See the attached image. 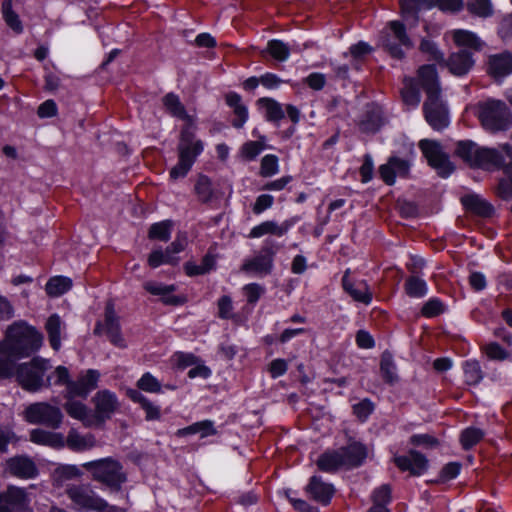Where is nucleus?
Listing matches in <instances>:
<instances>
[{
    "label": "nucleus",
    "instance_id": "f257e3e1",
    "mask_svg": "<svg viewBox=\"0 0 512 512\" xmlns=\"http://www.w3.org/2000/svg\"><path fill=\"white\" fill-rule=\"evenodd\" d=\"M419 81L427 96L423 104L425 119L434 130H443L449 125V112L441 98V87L435 65L421 66Z\"/></svg>",
    "mask_w": 512,
    "mask_h": 512
},
{
    "label": "nucleus",
    "instance_id": "f03ea898",
    "mask_svg": "<svg viewBox=\"0 0 512 512\" xmlns=\"http://www.w3.org/2000/svg\"><path fill=\"white\" fill-rule=\"evenodd\" d=\"M43 343V335L24 321L11 324L0 342V353L9 354L14 358L29 357L39 350Z\"/></svg>",
    "mask_w": 512,
    "mask_h": 512
},
{
    "label": "nucleus",
    "instance_id": "7ed1b4c3",
    "mask_svg": "<svg viewBox=\"0 0 512 512\" xmlns=\"http://www.w3.org/2000/svg\"><path fill=\"white\" fill-rule=\"evenodd\" d=\"M455 154L471 168L495 170L503 165L504 155L499 149L478 145L472 140L456 143Z\"/></svg>",
    "mask_w": 512,
    "mask_h": 512
},
{
    "label": "nucleus",
    "instance_id": "20e7f679",
    "mask_svg": "<svg viewBox=\"0 0 512 512\" xmlns=\"http://www.w3.org/2000/svg\"><path fill=\"white\" fill-rule=\"evenodd\" d=\"M82 466L92 474L94 480L102 483L111 492H119L127 481L122 464L111 457L90 461Z\"/></svg>",
    "mask_w": 512,
    "mask_h": 512
},
{
    "label": "nucleus",
    "instance_id": "39448f33",
    "mask_svg": "<svg viewBox=\"0 0 512 512\" xmlns=\"http://www.w3.org/2000/svg\"><path fill=\"white\" fill-rule=\"evenodd\" d=\"M478 118L484 129L492 133L507 131L512 127V112L501 100L479 102Z\"/></svg>",
    "mask_w": 512,
    "mask_h": 512
},
{
    "label": "nucleus",
    "instance_id": "423d86ee",
    "mask_svg": "<svg viewBox=\"0 0 512 512\" xmlns=\"http://www.w3.org/2000/svg\"><path fill=\"white\" fill-rule=\"evenodd\" d=\"M50 368L47 360L36 357L28 363L17 366L16 378L23 389L29 392H37L42 388L51 386V376L45 378Z\"/></svg>",
    "mask_w": 512,
    "mask_h": 512
},
{
    "label": "nucleus",
    "instance_id": "0eeeda50",
    "mask_svg": "<svg viewBox=\"0 0 512 512\" xmlns=\"http://www.w3.org/2000/svg\"><path fill=\"white\" fill-rule=\"evenodd\" d=\"M281 248L280 243L272 238H267L255 256L244 260L240 270L257 277L270 275L274 268L275 256Z\"/></svg>",
    "mask_w": 512,
    "mask_h": 512
},
{
    "label": "nucleus",
    "instance_id": "6e6552de",
    "mask_svg": "<svg viewBox=\"0 0 512 512\" xmlns=\"http://www.w3.org/2000/svg\"><path fill=\"white\" fill-rule=\"evenodd\" d=\"M383 49L393 58L401 60L405 50L413 47V42L406 32L405 25L400 21H390L381 36Z\"/></svg>",
    "mask_w": 512,
    "mask_h": 512
},
{
    "label": "nucleus",
    "instance_id": "1a4fd4ad",
    "mask_svg": "<svg viewBox=\"0 0 512 512\" xmlns=\"http://www.w3.org/2000/svg\"><path fill=\"white\" fill-rule=\"evenodd\" d=\"M63 413L57 406L47 402H36L26 407L24 418L31 424H40L51 429H57L63 421Z\"/></svg>",
    "mask_w": 512,
    "mask_h": 512
},
{
    "label": "nucleus",
    "instance_id": "9d476101",
    "mask_svg": "<svg viewBox=\"0 0 512 512\" xmlns=\"http://www.w3.org/2000/svg\"><path fill=\"white\" fill-rule=\"evenodd\" d=\"M419 147L429 165L436 169L441 177H448L454 171V165L438 142L423 139L419 142Z\"/></svg>",
    "mask_w": 512,
    "mask_h": 512
},
{
    "label": "nucleus",
    "instance_id": "9b49d317",
    "mask_svg": "<svg viewBox=\"0 0 512 512\" xmlns=\"http://www.w3.org/2000/svg\"><path fill=\"white\" fill-rule=\"evenodd\" d=\"M94 334H105L109 341L118 348H126L127 344L121 332L119 317L116 315L113 305H107L104 321H98L94 328Z\"/></svg>",
    "mask_w": 512,
    "mask_h": 512
},
{
    "label": "nucleus",
    "instance_id": "f8f14e48",
    "mask_svg": "<svg viewBox=\"0 0 512 512\" xmlns=\"http://www.w3.org/2000/svg\"><path fill=\"white\" fill-rule=\"evenodd\" d=\"M67 495L79 509L96 511L107 506L89 485H74L67 490Z\"/></svg>",
    "mask_w": 512,
    "mask_h": 512
},
{
    "label": "nucleus",
    "instance_id": "ddd939ff",
    "mask_svg": "<svg viewBox=\"0 0 512 512\" xmlns=\"http://www.w3.org/2000/svg\"><path fill=\"white\" fill-rule=\"evenodd\" d=\"M411 162L398 156H390L385 164L378 168L380 178L386 185H393L396 177L406 178L410 173Z\"/></svg>",
    "mask_w": 512,
    "mask_h": 512
},
{
    "label": "nucleus",
    "instance_id": "4468645a",
    "mask_svg": "<svg viewBox=\"0 0 512 512\" xmlns=\"http://www.w3.org/2000/svg\"><path fill=\"white\" fill-rule=\"evenodd\" d=\"M203 149V142L197 140L195 134L189 128H183L177 146L178 159L185 160L186 163L193 166Z\"/></svg>",
    "mask_w": 512,
    "mask_h": 512
},
{
    "label": "nucleus",
    "instance_id": "2eb2a0df",
    "mask_svg": "<svg viewBox=\"0 0 512 512\" xmlns=\"http://www.w3.org/2000/svg\"><path fill=\"white\" fill-rule=\"evenodd\" d=\"M393 461L401 471H409L412 476L423 475L429 467L426 456L414 449L409 450L406 455L395 456Z\"/></svg>",
    "mask_w": 512,
    "mask_h": 512
},
{
    "label": "nucleus",
    "instance_id": "dca6fc26",
    "mask_svg": "<svg viewBox=\"0 0 512 512\" xmlns=\"http://www.w3.org/2000/svg\"><path fill=\"white\" fill-rule=\"evenodd\" d=\"M100 373L95 369H88L82 372L77 380L69 385V391L64 393V397H80L86 399L88 394L97 388Z\"/></svg>",
    "mask_w": 512,
    "mask_h": 512
},
{
    "label": "nucleus",
    "instance_id": "f3484780",
    "mask_svg": "<svg viewBox=\"0 0 512 512\" xmlns=\"http://www.w3.org/2000/svg\"><path fill=\"white\" fill-rule=\"evenodd\" d=\"M7 471L18 478L33 479L38 475L35 462L28 456H14L6 462Z\"/></svg>",
    "mask_w": 512,
    "mask_h": 512
},
{
    "label": "nucleus",
    "instance_id": "a211bd4d",
    "mask_svg": "<svg viewBox=\"0 0 512 512\" xmlns=\"http://www.w3.org/2000/svg\"><path fill=\"white\" fill-rule=\"evenodd\" d=\"M95 404L94 420L103 422L111 417L118 407L116 395L108 390H102L93 398Z\"/></svg>",
    "mask_w": 512,
    "mask_h": 512
},
{
    "label": "nucleus",
    "instance_id": "6ab92c4d",
    "mask_svg": "<svg viewBox=\"0 0 512 512\" xmlns=\"http://www.w3.org/2000/svg\"><path fill=\"white\" fill-rule=\"evenodd\" d=\"M305 491L311 499L326 506L330 503L335 488L332 484L324 482L320 476L314 475L309 479Z\"/></svg>",
    "mask_w": 512,
    "mask_h": 512
},
{
    "label": "nucleus",
    "instance_id": "aec40b11",
    "mask_svg": "<svg viewBox=\"0 0 512 512\" xmlns=\"http://www.w3.org/2000/svg\"><path fill=\"white\" fill-rule=\"evenodd\" d=\"M474 62L472 51L461 48L450 54L445 65L452 74L463 76L471 70L474 66Z\"/></svg>",
    "mask_w": 512,
    "mask_h": 512
},
{
    "label": "nucleus",
    "instance_id": "412c9836",
    "mask_svg": "<svg viewBox=\"0 0 512 512\" xmlns=\"http://www.w3.org/2000/svg\"><path fill=\"white\" fill-rule=\"evenodd\" d=\"M29 504V499L24 488L9 486L7 490L0 493V506L13 512L24 510Z\"/></svg>",
    "mask_w": 512,
    "mask_h": 512
},
{
    "label": "nucleus",
    "instance_id": "4be33fe9",
    "mask_svg": "<svg viewBox=\"0 0 512 512\" xmlns=\"http://www.w3.org/2000/svg\"><path fill=\"white\" fill-rule=\"evenodd\" d=\"M343 458L344 468L352 469L361 466L367 457V448L359 443L352 442L345 447L339 448Z\"/></svg>",
    "mask_w": 512,
    "mask_h": 512
},
{
    "label": "nucleus",
    "instance_id": "5701e85b",
    "mask_svg": "<svg viewBox=\"0 0 512 512\" xmlns=\"http://www.w3.org/2000/svg\"><path fill=\"white\" fill-rule=\"evenodd\" d=\"M488 73L496 79L504 78L512 73V53L505 51L489 57Z\"/></svg>",
    "mask_w": 512,
    "mask_h": 512
},
{
    "label": "nucleus",
    "instance_id": "b1692460",
    "mask_svg": "<svg viewBox=\"0 0 512 512\" xmlns=\"http://www.w3.org/2000/svg\"><path fill=\"white\" fill-rule=\"evenodd\" d=\"M350 270L347 269L342 277L343 289L355 300L364 304H369L372 300V294L365 281L353 283L349 279Z\"/></svg>",
    "mask_w": 512,
    "mask_h": 512
},
{
    "label": "nucleus",
    "instance_id": "393cba45",
    "mask_svg": "<svg viewBox=\"0 0 512 512\" xmlns=\"http://www.w3.org/2000/svg\"><path fill=\"white\" fill-rule=\"evenodd\" d=\"M64 398L66 401L63 407L70 417L81 421L85 426H91L94 423V415L84 403L76 400V397Z\"/></svg>",
    "mask_w": 512,
    "mask_h": 512
},
{
    "label": "nucleus",
    "instance_id": "a878e982",
    "mask_svg": "<svg viewBox=\"0 0 512 512\" xmlns=\"http://www.w3.org/2000/svg\"><path fill=\"white\" fill-rule=\"evenodd\" d=\"M226 104L233 109L235 119L232 121L233 127L240 129L248 120V109L242 103L241 96L236 92H229L225 96Z\"/></svg>",
    "mask_w": 512,
    "mask_h": 512
},
{
    "label": "nucleus",
    "instance_id": "bb28decb",
    "mask_svg": "<svg viewBox=\"0 0 512 512\" xmlns=\"http://www.w3.org/2000/svg\"><path fill=\"white\" fill-rule=\"evenodd\" d=\"M30 440L33 443L47 445L53 448H62L65 446V438L61 433L46 431L43 429H33L30 432Z\"/></svg>",
    "mask_w": 512,
    "mask_h": 512
},
{
    "label": "nucleus",
    "instance_id": "cd10ccee",
    "mask_svg": "<svg viewBox=\"0 0 512 512\" xmlns=\"http://www.w3.org/2000/svg\"><path fill=\"white\" fill-rule=\"evenodd\" d=\"M452 38L457 46L469 48V51H481L485 45L475 33L468 30H454L452 32Z\"/></svg>",
    "mask_w": 512,
    "mask_h": 512
},
{
    "label": "nucleus",
    "instance_id": "c85d7f7f",
    "mask_svg": "<svg viewBox=\"0 0 512 512\" xmlns=\"http://www.w3.org/2000/svg\"><path fill=\"white\" fill-rule=\"evenodd\" d=\"M343 458L340 450H329L321 454L317 460L318 468L327 473H334L344 468Z\"/></svg>",
    "mask_w": 512,
    "mask_h": 512
},
{
    "label": "nucleus",
    "instance_id": "c756f323",
    "mask_svg": "<svg viewBox=\"0 0 512 512\" xmlns=\"http://www.w3.org/2000/svg\"><path fill=\"white\" fill-rule=\"evenodd\" d=\"M143 287L150 294L161 296L165 304L177 305L180 303L177 296L171 295L176 289L174 285H164L155 281H148L144 283Z\"/></svg>",
    "mask_w": 512,
    "mask_h": 512
},
{
    "label": "nucleus",
    "instance_id": "7c9ffc66",
    "mask_svg": "<svg viewBox=\"0 0 512 512\" xmlns=\"http://www.w3.org/2000/svg\"><path fill=\"white\" fill-rule=\"evenodd\" d=\"M96 440L92 434L81 435L75 429L68 432L65 445L73 451H85L95 446Z\"/></svg>",
    "mask_w": 512,
    "mask_h": 512
},
{
    "label": "nucleus",
    "instance_id": "2f4dec72",
    "mask_svg": "<svg viewBox=\"0 0 512 512\" xmlns=\"http://www.w3.org/2000/svg\"><path fill=\"white\" fill-rule=\"evenodd\" d=\"M419 87H421V83L419 81V74L417 78H405L404 79V87L401 90V96L403 102L411 107H416L420 103L421 96L419 92Z\"/></svg>",
    "mask_w": 512,
    "mask_h": 512
},
{
    "label": "nucleus",
    "instance_id": "473e14b6",
    "mask_svg": "<svg viewBox=\"0 0 512 512\" xmlns=\"http://www.w3.org/2000/svg\"><path fill=\"white\" fill-rule=\"evenodd\" d=\"M383 125L382 113L377 108L367 110L359 122V129L363 133L374 134Z\"/></svg>",
    "mask_w": 512,
    "mask_h": 512
},
{
    "label": "nucleus",
    "instance_id": "72a5a7b5",
    "mask_svg": "<svg viewBox=\"0 0 512 512\" xmlns=\"http://www.w3.org/2000/svg\"><path fill=\"white\" fill-rule=\"evenodd\" d=\"M464 207L482 217H489L493 213V207L478 195L471 194L462 197Z\"/></svg>",
    "mask_w": 512,
    "mask_h": 512
},
{
    "label": "nucleus",
    "instance_id": "f704fd0d",
    "mask_svg": "<svg viewBox=\"0 0 512 512\" xmlns=\"http://www.w3.org/2000/svg\"><path fill=\"white\" fill-rule=\"evenodd\" d=\"M289 228L290 225L288 223L278 225L275 221H265L253 227L249 233V237L259 238L266 234L283 236L288 232Z\"/></svg>",
    "mask_w": 512,
    "mask_h": 512
},
{
    "label": "nucleus",
    "instance_id": "c9c22d12",
    "mask_svg": "<svg viewBox=\"0 0 512 512\" xmlns=\"http://www.w3.org/2000/svg\"><path fill=\"white\" fill-rule=\"evenodd\" d=\"M291 53V48L282 40L272 39L269 40L265 49L260 51L262 57L269 54L273 59L279 62H285Z\"/></svg>",
    "mask_w": 512,
    "mask_h": 512
},
{
    "label": "nucleus",
    "instance_id": "e433bc0d",
    "mask_svg": "<svg viewBox=\"0 0 512 512\" xmlns=\"http://www.w3.org/2000/svg\"><path fill=\"white\" fill-rule=\"evenodd\" d=\"M200 434L201 438H205L211 435L217 434V430L214 427V423L211 420H203L193 423L190 426L181 428L176 432L178 437H184L192 434Z\"/></svg>",
    "mask_w": 512,
    "mask_h": 512
},
{
    "label": "nucleus",
    "instance_id": "4c0bfd02",
    "mask_svg": "<svg viewBox=\"0 0 512 512\" xmlns=\"http://www.w3.org/2000/svg\"><path fill=\"white\" fill-rule=\"evenodd\" d=\"M128 396L132 401L139 403L141 405L142 409L145 411L146 420L151 421L160 419L161 414L159 406L153 404L140 391L130 390L128 392Z\"/></svg>",
    "mask_w": 512,
    "mask_h": 512
},
{
    "label": "nucleus",
    "instance_id": "58836bf2",
    "mask_svg": "<svg viewBox=\"0 0 512 512\" xmlns=\"http://www.w3.org/2000/svg\"><path fill=\"white\" fill-rule=\"evenodd\" d=\"M61 326L62 322L57 314H52L45 323L49 343L55 351L61 347Z\"/></svg>",
    "mask_w": 512,
    "mask_h": 512
},
{
    "label": "nucleus",
    "instance_id": "ea45409f",
    "mask_svg": "<svg viewBox=\"0 0 512 512\" xmlns=\"http://www.w3.org/2000/svg\"><path fill=\"white\" fill-rule=\"evenodd\" d=\"M258 105L265 109V117L268 121L278 122L285 117L282 105L272 98H260Z\"/></svg>",
    "mask_w": 512,
    "mask_h": 512
},
{
    "label": "nucleus",
    "instance_id": "a19ab883",
    "mask_svg": "<svg viewBox=\"0 0 512 512\" xmlns=\"http://www.w3.org/2000/svg\"><path fill=\"white\" fill-rule=\"evenodd\" d=\"M163 104L173 116L185 120L188 123H192V117L186 113L185 107L180 102L177 95L168 93L163 98Z\"/></svg>",
    "mask_w": 512,
    "mask_h": 512
},
{
    "label": "nucleus",
    "instance_id": "79ce46f5",
    "mask_svg": "<svg viewBox=\"0 0 512 512\" xmlns=\"http://www.w3.org/2000/svg\"><path fill=\"white\" fill-rule=\"evenodd\" d=\"M72 287V280L65 276H55L48 280L45 286L47 294L58 297L66 293Z\"/></svg>",
    "mask_w": 512,
    "mask_h": 512
},
{
    "label": "nucleus",
    "instance_id": "37998d69",
    "mask_svg": "<svg viewBox=\"0 0 512 512\" xmlns=\"http://www.w3.org/2000/svg\"><path fill=\"white\" fill-rule=\"evenodd\" d=\"M194 190L201 203H210L214 197L212 181L206 175H199Z\"/></svg>",
    "mask_w": 512,
    "mask_h": 512
},
{
    "label": "nucleus",
    "instance_id": "c03bdc74",
    "mask_svg": "<svg viewBox=\"0 0 512 512\" xmlns=\"http://www.w3.org/2000/svg\"><path fill=\"white\" fill-rule=\"evenodd\" d=\"M172 227L173 222L171 220L154 223L150 226L148 238L151 240L167 242L171 237Z\"/></svg>",
    "mask_w": 512,
    "mask_h": 512
},
{
    "label": "nucleus",
    "instance_id": "a18cd8bd",
    "mask_svg": "<svg viewBox=\"0 0 512 512\" xmlns=\"http://www.w3.org/2000/svg\"><path fill=\"white\" fill-rule=\"evenodd\" d=\"M2 15L6 24L16 33L23 31L22 22L18 14L12 8V0H4L2 2Z\"/></svg>",
    "mask_w": 512,
    "mask_h": 512
},
{
    "label": "nucleus",
    "instance_id": "49530a36",
    "mask_svg": "<svg viewBox=\"0 0 512 512\" xmlns=\"http://www.w3.org/2000/svg\"><path fill=\"white\" fill-rule=\"evenodd\" d=\"M380 371L382 378L386 383L393 384L397 382L398 376L396 373V366L392 355L388 352H384L381 356Z\"/></svg>",
    "mask_w": 512,
    "mask_h": 512
},
{
    "label": "nucleus",
    "instance_id": "de8ad7c7",
    "mask_svg": "<svg viewBox=\"0 0 512 512\" xmlns=\"http://www.w3.org/2000/svg\"><path fill=\"white\" fill-rule=\"evenodd\" d=\"M404 288L406 294L412 298L424 297L428 291L425 280L417 276L408 277L405 281Z\"/></svg>",
    "mask_w": 512,
    "mask_h": 512
},
{
    "label": "nucleus",
    "instance_id": "09e8293b",
    "mask_svg": "<svg viewBox=\"0 0 512 512\" xmlns=\"http://www.w3.org/2000/svg\"><path fill=\"white\" fill-rule=\"evenodd\" d=\"M266 137L259 136L257 141L245 142L241 147V155L248 161L256 159V157L266 148Z\"/></svg>",
    "mask_w": 512,
    "mask_h": 512
},
{
    "label": "nucleus",
    "instance_id": "8fccbe9b",
    "mask_svg": "<svg viewBox=\"0 0 512 512\" xmlns=\"http://www.w3.org/2000/svg\"><path fill=\"white\" fill-rule=\"evenodd\" d=\"M465 382L468 385H477L483 379V372L476 360L466 361L463 365Z\"/></svg>",
    "mask_w": 512,
    "mask_h": 512
},
{
    "label": "nucleus",
    "instance_id": "3c124183",
    "mask_svg": "<svg viewBox=\"0 0 512 512\" xmlns=\"http://www.w3.org/2000/svg\"><path fill=\"white\" fill-rule=\"evenodd\" d=\"M484 437V432L475 427H468L462 431L460 442L464 450H469L480 442Z\"/></svg>",
    "mask_w": 512,
    "mask_h": 512
},
{
    "label": "nucleus",
    "instance_id": "603ef678",
    "mask_svg": "<svg viewBox=\"0 0 512 512\" xmlns=\"http://www.w3.org/2000/svg\"><path fill=\"white\" fill-rule=\"evenodd\" d=\"M401 13L406 21L412 20L413 24H417L419 12L422 10L420 0H399Z\"/></svg>",
    "mask_w": 512,
    "mask_h": 512
},
{
    "label": "nucleus",
    "instance_id": "864d4df0",
    "mask_svg": "<svg viewBox=\"0 0 512 512\" xmlns=\"http://www.w3.org/2000/svg\"><path fill=\"white\" fill-rule=\"evenodd\" d=\"M179 258H171L161 248L153 250L148 257V264L152 268H157L162 264L175 266L179 263Z\"/></svg>",
    "mask_w": 512,
    "mask_h": 512
},
{
    "label": "nucleus",
    "instance_id": "5fc2aeb1",
    "mask_svg": "<svg viewBox=\"0 0 512 512\" xmlns=\"http://www.w3.org/2000/svg\"><path fill=\"white\" fill-rule=\"evenodd\" d=\"M467 9L479 17H489L493 13L490 0H467Z\"/></svg>",
    "mask_w": 512,
    "mask_h": 512
},
{
    "label": "nucleus",
    "instance_id": "6e6d98bb",
    "mask_svg": "<svg viewBox=\"0 0 512 512\" xmlns=\"http://www.w3.org/2000/svg\"><path fill=\"white\" fill-rule=\"evenodd\" d=\"M137 387L148 393H162V385L151 373H144L137 381Z\"/></svg>",
    "mask_w": 512,
    "mask_h": 512
},
{
    "label": "nucleus",
    "instance_id": "4d7b16f0",
    "mask_svg": "<svg viewBox=\"0 0 512 512\" xmlns=\"http://www.w3.org/2000/svg\"><path fill=\"white\" fill-rule=\"evenodd\" d=\"M279 171L278 157L273 154L265 155L261 160L260 175L271 177Z\"/></svg>",
    "mask_w": 512,
    "mask_h": 512
},
{
    "label": "nucleus",
    "instance_id": "13d9d810",
    "mask_svg": "<svg viewBox=\"0 0 512 512\" xmlns=\"http://www.w3.org/2000/svg\"><path fill=\"white\" fill-rule=\"evenodd\" d=\"M18 359L12 357V355L0 353V378L4 379L16 375V360Z\"/></svg>",
    "mask_w": 512,
    "mask_h": 512
},
{
    "label": "nucleus",
    "instance_id": "bf43d9fd",
    "mask_svg": "<svg viewBox=\"0 0 512 512\" xmlns=\"http://www.w3.org/2000/svg\"><path fill=\"white\" fill-rule=\"evenodd\" d=\"M484 352L491 360L503 361L508 359L509 353L497 342H491L484 346Z\"/></svg>",
    "mask_w": 512,
    "mask_h": 512
},
{
    "label": "nucleus",
    "instance_id": "052dcab7",
    "mask_svg": "<svg viewBox=\"0 0 512 512\" xmlns=\"http://www.w3.org/2000/svg\"><path fill=\"white\" fill-rule=\"evenodd\" d=\"M374 504L387 506L391 502V487L389 484H383L376 488L372 493Z\"/></svg>",
    "mask_w": 512,
    "mask_h": 512
},
{
    "label": "nucleus",
    "instance_id": "680f3d73",
    "mask_svg": "<svg viewBox=\"0 0 512 512\" xmlns=\"http://www.w3.org/2000/svg\"><path fill=\"white\" fill-rule=\"evenodd\" d=\"M409 442L414 446L425 448H433L439 445L438 439L430 434H414L410 437Z\"/></svg>",
    "mask_w": 512,
    "mask_h": 512
},
{
    "label": "nucleus",
    "instance_id": "e2e57ef3",
    "mask_svg": "<svg viewBox=\"0 0 512 512\" xmlns=\"http://www.w3.org/2000/svg\"><path fill=\"white\" fill-rule=\"evenodd\" d=\"M243 291L247 298V302L255 304L265 293V288L258 283H250L243 287Z\"/></svg>",
    "mask_w": 512,
    "mask_h": 512
},
{
    "label": "nucleus",
    "instance_id": "0e129e2a",
    "mask_svg": "<svg viewBox=\"0 0 512 512\" xmlns=\"http://www.w3.org/2000/svg\"><path fill=\"white\" fill-rule=\"evenodd\" d=\"M421 312L426 317H435L444 312V305L440 300L432 298L423 305Z\"/></svg>",
    "mask_w": 512,
    "mask_h": 512
},
{
    "label": "nucleus",
    "instance_id": "69168bd1",
    "mask_svg": "<svg viewBox=\"0 0 512 512\" xmlns=\"http://www.w3.org/2000/svg\"><path fill=\"white\" fill-rule=\"evenodd\" d=\"M373 410L374 404L367 398L363 399L362 401L353 406L354 414L362 420L367 419L368 416L373 412Z\"/></svg>",
    "mask_w": 512,
    "mask_h": 512
},
{
    "label": "nucleus",
    "instance_id": "338daca9",
    "mask_svg": "<svg viewBox=\"0 0 512 512\" xmlns=\"http://www.w3.org/2000/svg\"><path fill=\"white\" fill-rule=\"evenodd\" d=\"M420 50L427 53L435 61L441 62L444 60L443 53L437 48L436 44L430 40L423 39L420 43Z\"/></svg>",
    "mask_w": 512,
    "mask_h": 512
},
{
    "label": "nucleus",
    "instance_id": "774afa93",
    "mask_svg": "<svg viewBox=\"0 0 512 512\" xmlns=\"http://www.w3.org/2000/svg\"><path fill=\"white\" fill-rule=\"evenodd\" d=\"M498 34L504 41L512 38V13L502 19L499 25Z\"/></svg>",
    "mask_w": 512,
    "mask_h": 512
}]
</instances>
